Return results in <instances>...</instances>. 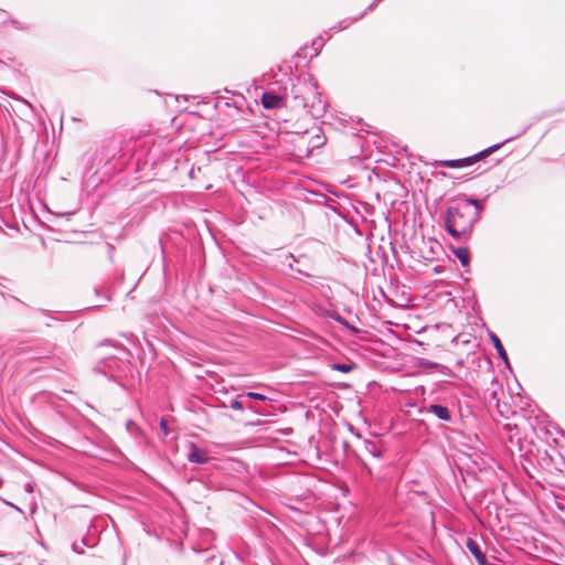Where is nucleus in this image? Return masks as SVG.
I'll list each match as a JSON object with an SVG mask.
<instances>
[{
  "label": "nucleus",
  "mask_w": 565,
  "mask_h": 565,
  "mask_svg": "<svg viewBox=\"0 0 565 565\" xmlns=\"http://www.w3.org/2000/svg\"><path fill=\"white\" fill-rule=\"evenodd\" d=\"M381 1L382 0H374L359 17L353 19V21H358L359 19L363 18L367 12L373 11Z\"/></svg>",
  "instance_id": "22"
},
{
  "label": "nucleus",
  "mask_w": 565,
  "mask_h": 565,
  "mask_svg": "<svg viewBox=\"0 0 565 565\" xmlns=\"http://www.w3.org/2000/svg\"><path fill=\"white\" fill-rule=\"evenodd\" d=\"M473 201H466L465 195L454 199L444 215V224L447 233L459 239L470 236L473 225L478 222V211L470 207Z\"/></svg>",
  "instance_id": "2"
},
{
  "label": "nucleus",
  "mask_w": 565,
  "mask_h": 565,
  "mask_svg": "<svg viewBox=\"0 0 565 565\" xmlns=\"http://www.w3.org/2000/svg\"><path fill=\"white\" fill-rule=\"evenodd\" d=\"M281 263H282V265L287 266L290 270H292L301 276L311 277L310 274L303 271L300 268L295 267V263H298V258L291 253L285 255Z\"/></svg>",
  "instance_id": "14"
},
{
  "label": "nucleus",
  "mask_w": 565,
  "mask_h": 565,
  "mask_svg": "<svg viewBox=\"0 0 565 565\" xmlns=\"http://www.w3.org/2000/svg\"><path fill=\"white\" fill-rule=\"evenodd\" d=\"M186 459L189 462H192V463L205 465L212 458L209 456V452L206 449L199 447L193 441H190L188 445Z\"/></svg>",
  "instance_id": "5"
},
{
  "label": "nucleus",
  "mask_w": 565,
  "mask_h": 565,
  "mask_svg": "<svg viewBox=\"0 0 565 565\" xmlns=\"http://www.w3.org/2000/svg\"><path fill=\"white\" fill-rule=\"evenodd\" d=\"M9 504H10L12 508H14L15 510H18V511L22 512V510H21V509H19V507H15V505H14V504H12V503H9Z\"/></svg>",
  "instance_id": "31"
},
{
  "label": "nucleus",
  "mask_w": 565,
  "mask_h": 565,
  "mask_svg": "<svg viewBox=\"0 0 565 565\" xmlns=\"http://www.w3.org/2000/svg\"><path fill=\"white\" fill-rule=\"evenodd\" d=\"M466 547L475 556V558L479 565H481L482 563H484L488 559L486 554L482 552L480 544L472 537L467 539Z\"/></svg>",
  "instance_id": "9"
},
{
  "label": "nucleus",
  "mask_w": 565,
  "mask_h": 565,
  "mask_svg": "<svg viewBox=\"0 0 565 565\" xmlns=\"http://www.w3.org/2000/svg\"><path fill=\"white\" fill-rule=\"evenodd\" d=\"M287 103L295 110H302L313 118H321L327 110V102L322 98L318 86L309 78L292 79Z\"/></svg>",
  "instance_id": "1"
},
{
  "label": "nucleus",
  "mask_w": 565,
  "mask_h": 565,
  "mask_svg": "<svg viewBox=\"0 0 565 565\" xmlns=\"http://www.w3.org/2000/svg\"><path fill=\"white\" fill-rule=\"evenodd\" d=\"M466 201H473V203H470V207H472L476 211H478V220H479L480 218V211L483 209V201L482 200H478V199L467 198V196H466Z\"/></svg>",
  "instance_id": "21"
},
{
  "label": "nucleus",
  "mask_w": 565,
  "mask_h": 565,
  "mask_svg": "<svg viewBox=\"0 0 565 565\" xmlns=\"http://www.w3.org/2000/svg\"><path fill=\"white\" fill-rule=\"evenodd\" d=\"M334 320H335L338 323H340L341 326H343V327H345V328H349V329L353 330L354 332H356V331H358V329H355V328L351 327V326H350V323H349V322H348L343 317H341L340 315H337V316L334 317Z\"/></svg>",
  "instance_id": "23"
},
{
  "label": "nucleus",
  "mask_w": 565,
  "mask_h": 565,
  "mask_svg": "<svg viewBox=\"0 0 565 565\" xmlns=\"http://www.w3.org/2000/svg\"><path fill=\"white\" fill-rule=\"evenodd\" d=\"M312 45L316 47L317 54L323 46V38L319 36L318 39L313 40Z\"/></svg>",
  "instance_id": "26"
},
{
  "label": "nucleus",
  "mask_w": 565,
  "mask_h": 565,
  "mask_svg": "<svg viewBox=\"0 0 565 565\" xmlns=\"http://www.w3.org/2000/svg\"><path fill=\"white\" fill-rule=\"evenodd\" d=\"M365 451L371 455L374 459H381L383 457V445L379 440L365 439L364 443Z\"/></svg>",
  "instance_id": "10"
},
{
  "label": "nucleus",
  "mask_w": 565,
  "mask_h": 565,
  "mask_svg": "<svg viewBox=\"0 0 565 565\" xmlns=\"http://www.w3.org/2000/svg\"><path fill=\"white\" fill-rule=\"evenodd\" d=\"M352 22H354L353 20L349 21V20H342L339 22L338 25H334L332 26L330 30H344L347 29Z\"/></svg>",
  "instance_id": "25"
},
{
  "label": "nucleus",
  "mask_w": 565,
  "mask_h": 565,
  "mask_svg": "<svg viewBox=\"0 0 565 565\" xmlns=\"http://www.w3.org/2000/svg\"><path fill=\"white\" fill-rule=\"evenodd\" d=\"M419 365L424 369H439L443 371V373L448 374V375L454 374V372L449 367L441 365L437 362L429 361V360L420 359Z\"/></svg>",
  "instance_id": "17"
},
{
  "label": "nucleus",
  "mask_w": 565,
  "mask_h": 565,
  "mask_svg": "<svg viewBox=\"0 0 565 565\" xmlns=\"http://www.w3.org/2000/svg\"><path fill=\"white\" fill-rule=\"evenodd\" d=\"M287 94H290V90H286L284 95H278L270 90L264 92L260 98L262 105L265 109H275L282 106H289L287 103Z\"/></svg>",
  "instance_id": "4"
},
{
  "label": "nucleus",
  "mask_w": 565,
  "mask_h": 565,
  "mask_svg": "<svg viewBox=\"0 0 565 565\" xmlns=\"http://www.w3.org/2000/svg\"><path fill=\"white\" fill-rule=\"evenodd\" d=\"M39 311H40L41 313L45 315V316H49V311H47V310H45V309H39Z\"/></svg>",
  "instance_id": "30"
},
{
  "label": "nucleus",
  "mask_w": 565,
  "mask_h": 565,
  "mask_svg": "<svg viewBox=\"0 0 565 565\" xmlns=\"http://www.w3.org/2000/svg\"><path fill=\"white\" fill-rule=\"evenodd\" d=\"M440 164L446 168L457 169L472 166L475 164V160H472L471 156H469L461 159L443 160Z\"/></svg>",
  "instance_id": "12"
},
{
  "label": "nucleus",
  "mask_w": 565,
  "mask_h": 565,
  "mask_svg": "<svg viewBox=\"0 0 565 565\" xmlns=\"http://www.w3.org/2000/svg\"><path fill=\"white\" fill-rule=\"evenodd\" d=\"M244 399L245 398H241L239 395H238L236 398H232L227 405L224 404L223 406L224 407H230V408L235 409V411L249 409L253 413L262 415V416H266L267 415V412L265 409L259 408V407H257V406H255L253 404H246L244 402Z\"/></svg>",
  "instance_id": "8"
},
{
  "label": "nucleus",
  "mask_w": 565,
  "mask_h": 565,
  "mask_svg": "<svg viewBox=\"0 0 565 565\" xmlns=\"http://www.w3.org/2000/svg\"><path fill=\"white\" fill-rule=\"evenodd\" d=\"M512 140V138H509L502 142H499V143H495L493 146H490L481 151H479L478 153L476 154H472L471 158L472 160H475V163L478 162L479 160L481 159H484L486 157L490 156L491 153L495 152L497 150H499L505 142Z\"/></svg>",
  "instance_id": "13"
},
{
  "label": "nucleus",
  "mask_w": 565,
  "mask_h": 565,
  "mask_svg": "<svg viewBox=\"0 0 565 565\" xmlns=\"http://www.w3.org/2000/svg\"><path fill=\"white\" fill-rule=\"evenodd\" d=\"M489 338L498 352L499 358L504 362V364L510 367L508 353L500 340V338L494 332H489Z\"/></svg>",
  "instance_id": "11"
},
{
  "label": "nucleus",
  "mask_w": 565,
  "mask_h": 565,
  "mask_svg": "<svg viewBox=\"0 0 565 565\" xmlns=\"http://www.w3.org/2000/svg\"><path fill=\"white\" fill-rule=\"evenodd\" d=\"M332 370L342 372V373H349L353 370V365L349 363H333Z\"/></svg>",
  "instance_id": "20"
},
{
  "label": "nucleus",
  "mask_w": 565,
  "mask_h": 565,
  "mask_svg": "<svg viewBox=\"0 0 565 565\" xmlns=\"http://www.w3.org/2000/svg\"><path fill=\"white\" fill-rule=\"evenodd\" d=\"M55 345L47 340H38L33 344L22 349V353L26 354V360L49 359L54 354Z\"/></svg>",
  "instance_id": "3"
},
{
  "label": "nucleus",
  "mask_w": 565,
  "mask_h": 565,
  "mask_svg": "<svg viewBox=\"0 0 565 565\" xmlns=\"http://www.w3.org/2000/svg\"><path fill=\"white\" fill-rule=\"evenodd\" d=\"M306 136L302 137L305 139L308 137V156L315 150L323 147L327 142V137L323 134V130L320 127L313 129L312 134L306 131Z\"/></svg>",
  "instance_id": "6"
},
{
  "label": "nucleus",
  "mask_w": 565,
  "mask_h": 565,
  "mask_svg": "<svg viewBox=\"0 0 565 565\" xmlns=\"http://www.w3.org/2000/svg\"><path fill=\"white\" fill-rule=\"evenodd\" d=\"M429 244V255H424V257L428 260L434 259L437 254L436 249H440V245L435 239H430Z\"/></svg>",
  "instance_id": "19"
},
{
  "label": "nucleus",
  "mask_w": 565,
  "mask_h": 565,
  "mask_svg": "<svg viewBox=\"0 0 565 565\" xmlns=\"http://www.w3.org/2000/svg\"><path fill=\"white\" fill-rule=\"evenodd\" d=\"M452 253L458 258L462 267H468L470 264V253L467 247L459 246L456 248H452Z\"/></svg>",
  "instance_id": "15"
},
{
  "label": "nucleus",
  "mask_w": 565,
  "mask_h": 565,
  "mask_svg": "<svg viewBox=\"0 0 565 565\" xmlns=\"http://www.w3.org/2000/svg\"><path fill=\"white\" fill-rule=\"evenodd\" d=\"M160 430H161L163 436H168L170 434L168 422H167V419L164 417H162L160 419Z\"/></svg>",
  "instance_id": "24"
},
{
  "label": "nucleus",
  "mask_w": 565,
  "mask_h": 565,
  "mask_svg": "<svg viewBox=\"0 0 565 565\" xmlns=\"http://www.w3.org/2000/svg\"><path fill=\"white\" fill-rule=\"evenodd\" d=\"M239 397L241 398H248V399H253V401H259V402L271 401L265 394L257 393V392L242 393V394H239Z\"/></svg>",
  "instance_id": "18"
},
{
  "label": "nucleus",
  "mask_w": 565,
  "mask_h": 565,
  "mask_svg": "<svg viewBox=\"0 0 565 565\" xmlns=\"http://www.w3.org/2000/svg\"><path fill=\"white\" fill-rule=\"evenodd\" d=\"M72 548L77 554H83L84 553L83 548L81 547V545L77 542H74L72 544Z\"/></svg>",
  "instance_id": "28"
},
{
  "label": "nucleus",
  "mask_w": 565,
  "mask_h": 565,
  "mask_svg": "<svg viewBox=\"0 0 565 565\" xmlns=\"http://www.w3.org/2000/svg\"><path fill=\"white\" fill-rule=\"evenodd\" d=\"M422 413L433 414L441 422L450 423L452 420V413L449 409L448 406L441 405V404H429L428 406H425L422 411Z\"/></svg>",
  "instance_id": "7"
},
{
  "label": "nucleus",
  "mask_w": 565,
  "mask_h": 565,
  "mask_svg": "<svg viewBox=\"0 0 565 565\" xmlns=\"http://www.w3.org/2000/svg\"><path fill=\"white\" fill-rule=\"evenodd\" d=\"M0 147L6 148V141L2 132H0Z\"/></svg>",
  "instance_id": "29"
},
{
  "label": "nucleus",
  "mask_w": 565,
  "mask_h": 565,
  "mask_svg": "<svg viewBox=\"0 0 565 565\" xmlns=\"http://www.w3.org/2000/svg\"><path fill=\"white\" fill-rule=\"evenodd\" d=\"M10 23L17 30H25V28L22 25V23L19 22L18 20L11 19Z\"/></svg>",
  "instance_id": "27"
},
{
  "label": "nucleus",
  "mask_w": 565,
  "mask_h": 565,
  "mask_svg": "<svg viewBox=\"0 0 565 565\" xmlns=\"http://www.w3.org/2000/svg\"><path fill=\"white\" fill-rule=\"evenodd\" d=\"M82 545H85V546H89L87 543H86V540L85 539H82Z\"/></svg>",
  "instance_id": "32"
},
{
  "label": "nucleus",
  "mask_w": 565,
  "mask_h": 565,
  "mask_svg": "<svg viewBox=\"0 0 565 565\" xmlns=\"http://www.w3.org/2000/svg\"><path fill=\"white\" fill-rule=\"evenodd\" d=\"M126 430L138 443H140L145 437L142 429L131 419L126 422Z\"/></svg>",
  "instance_id": "16"
}]
</instances>
